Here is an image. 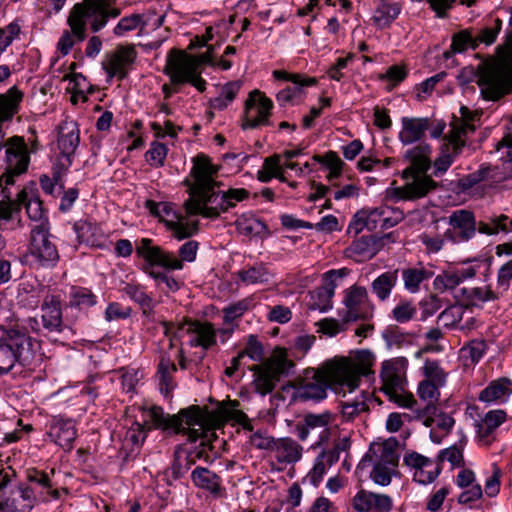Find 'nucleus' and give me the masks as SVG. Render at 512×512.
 I'll list each match as a JSON object with an SVG mask.
<instances>
[{
  "instance_id": "nucleus-1",
  "label": "nucleus",
  "mask_w": 512,
  "mask_h": 512,
  "mask_svg": "<svg viewBox=\"0 0 512 512\" xmlns=\"http://www.w3.org/2000/svg\"><path fill=\"white\" fill-rule=\"evenodd\" d=\"M375 356L368 350L360 351L356 360L335 357L317 368H308L297 382L298 398L321 401L327 397L328 389L340 394L353 392L359 387L361 377H369L374 372Z\"/></svg>"
},
{
  "instance_id": "nucleus-2",
  "label": "nucleus",
  "mask_w": 512,
  "mask_h": 512,
  "mask_svg": "<svg viewBox=\"0 0 512 512\" xmlns=\"http://www.w3.org/2000/svg\"><path fill=\"white\" fill-rule=\"evenodd\" d=\"M191 170L193 183L188 180L189 198L184 202V208L188 215H201L205 218L216 219L221 213L227 212L248 198L249 192L244 188H230L225 192H217L218 183L214 176L218 168L214 166L209 157L204 154L197 155Z\"/></svg>"
},
{
  "instance_id": "nucleus-3",
  "label": "nucleus",
  "mask_w": 512,
  "mask_h": 512,
  "mask_svg": "<svg viewBox=\"0 0 512 512\" xmlns=\"http://www.w3.org/2000/svg\"><path fill=\"white\" fill-rule=\"evenodd\" d=\"M149 417L155 428H161L173 434L187 435L190 442L201 440L198 446L185 454L193 465L200 459L206 462L210 460L211 447L208 432H211V436H214V432L209 428V414L206 410L198 405H191L181 409L177 414L169 415L165 414L161 407L154 406L149 411Z\"/></svg>"
},
{
  "instance_id": "nucleus-4",
  "label": "nucleus",
  "mask_w": 512,
  "mask_h": 512,
  "mask_svg": "<svg viewBox=\"0 0 512 512\" xmlns=\"http://www.w3.org/2000/svg\"><path fill=\"white\" fill-rule=\"evenodd\" d=\"M430 152L429 145L420 144L405 153V158L410 161V166L402 172V178L406 180V184L394 189V195L397 198L415 200L426 196L437 188V182L426 175L430 168Z\"/></svg>"
},
{
  "instance_id": "nucleus-5",
  "label": "nucleus",
  "mask_w": 512,
  "mask_h": 512,
  "mask_svg": "<svg viewBox=\"0 0 512 512\" xmlns=\"http://www.w3.org/2000/svg\"><path fill=\"white\" fill-rule=\"evenodd\" d=\"M33 358V343L27 333L10 328L0 337V374L8 373L16 364L27 365Z\"/></svg>"
},
{
  "instance_id": "nucleus-6",
  "label": "nucleus",
  "mask_w": 512,
  "mask_h": 512,
  "mask_svg": "<svg viewBox=\"0 0 512 512\" xmlns=\"http://www.w3.org/2000/svg\"><path fill=\"white\" fill-rule=\"evenodd\" d=\"M198 246V242L194 240L184 243L179 249L180 259H178L173 253L166 252L159 246H153L151 239L142 238L136 247V253L148 262L149 267L157 265L168 270H181L183 261L195 260Z\"/></svg>"
},
{
  "instance_id": "nucleus-7",
  "label": "nucleus",
  "mask_w": 512,
  "mask_h": 512,
  "mask_svg": "<svg viewBox=\"0 0 512 512\" xmlns=\"http://www.w3.org/2000/svg\"><path fill=\"white\" fill-rule=\"evenodd\" d=\"M66 325L62 317L61 301L56 295H47L40 306L39 314L26 321V329L40 337L57 341Z\"/></svg>"
},
{
  "instance_id": "nucleus-8",
  "label": "nucleus",
  "mask_w": 512,
  "mask_h": 512,
  "mask_svg": "<svg viewBox=\"0 0 512 512\" xmlns=\"http://www.w3.org/2000/svg\"><path fill=\"white\" fill-rule=\"evenodd\" d=\"M477 84L485 100L497 101L512 91V62H498L484 68Z\"/></svg>"
},
{
  "instance_id": "nucleus-9",
  "label": "nucleus",
  "mask_w": 512,
  "mask_h": 512,
  "mask_svg": "<svg viewBox=\"0 0 512 512\" xmlns=\"http://www.w3.org/2000/svg\"><path fill=\"white\" fill-rule=\"evenodd\" d=\"M164 73L170 77L174 85L190 83L200 92L206 88V81L198 71V61L194 56L187 55L183 51L175 49L171 51Z\"/></svg>"
},
{
  "instance_id": "nucleus-10",
  "label": "nucleus",
  "mask_w": 512,
  "mask_h": 512,
  "mask_svg": "<svg viewBox=\"0 0 512 512\" xmlns=\"http://www.w3.org/2000/svg\"><path fill=\"white\" fill-rule=\"evenodd\" d=\"M108 19L96 5V2L83 0L73 6L67 18V24L72 29L76 39L83 41L87 37L86 29L88 25L92 32H98L106 25Z\"/></svg>"
},
{
  "instance_id": "nucleus-11",
  "label": "nucleus",
  "mask_w": 512,
  "mask_h": 512,
  "mask_svg": "<svg viewBox=\"0 0 512 512\" xmlns=\"http://www.w3.org/2000/svg\"><path fill=\"white\" fill-rule=\"evenodd\" d=\"M293 367L294 363L284 354L273 356L262 364L253 366L251 370L255 374L253 381L255 390L261 395L271 393L276 383L283 376H287Z\"/></svg>"
},
{
  "instance_id": "nucleus-12",
  "label": "nucleus",
  "mask_w": 512,
  "mask_h": 512,
  "mask_svg": "<svg viewBox=\"0 0 512 512\" xmlns=\"http://www.w3.org/2000/svg\"><path fill=\"white\" fill-rule=\"evenodd\" d=\"M401 218L399 210L388 206L364 208L354 215L348 230L358 234L365 227L370 231L376 230L378 227L383 230L389 229L398 224Z\"/></svg>"
},
{
  "instance_id": "nucleus-13",
  "label": "nucleus",
  "mask_w": 512,
  "mask_h": 512,
  "mask_svg": "<svg viewBox=\"0 0 512 512\" xmlns=\"http://www.w3.org/2000/svg\"><path fill=\"white\" fill-rule=\"evenodd\" d=\"M28 256L41 266L54 265L59 259L57 248L50 240L48 222H41L32 227Z\"/></svg>"
},
{
  "instance_id": "nucleus-14",
  "label": "nucleus",
  "mask_w": 512,
  "mask_h": 512,
  "mask_svg": "<svg viewBox=\"0 0 512 512\" xmlns=\"http://www.w3.org/2000/svg\"><path fill=\"white\" fill-rule=\"evenodd\" d=\"M474 132V128L468 124L458 123L453 126V130L444 138L445 143L441 155L435 160V175L444 173L452 165L466 145V136Z\"/></svg>"
},
{
  "instance_id": "nucleus-15",
  "label": "nucleus",
  "mask_w": 512,
  "mask_h": 512,
  "mask_svg": "<svg viewBox=\"0 0 512 512\" xmlns=\"http://www.w3.org/2000/svg\"><path fill=\"white\" fill-rule=\"evenodd\" d=\"M1 194L3 195V198L0 200L1 219H12L13 215L20 210V206L24 205L27 215L31 220L39 221V223L47 222L46 220H43L44 210L42 207V202L38 197L32 196L28 198V195L25 191H20L17 195V201H12L10 199V195L6 193L5 189L1 190Z\"/></svg>"
},
{
  "instance_id": "nucleus-16",
  "label": "nucleus",
  "mask_w": 512,
  "mask_h": 512,
  "mask_svg": "<svg viewBox=\"0 0 512 512\" xmlns=\"http://www.w3.org/2000/svg\"><path fill=\"white\" fill-rule=\"evenodd\" d=\"M137 58L133 44L118 45L113 51L106 53L102 67L109 78L125 79Z\"/></svg>"
},
{
  "instance_id": "nucleus-17",
  "label": "nucleus",
  "mask_w": 512,
  "mask_h": 512,
  "mask_svg": "<svg viewBox=\"0 0 512 512\" xmlns=\"http://www.w3.org/2000/svg\"><path fill=\"white\" fill-rule=\"evenodd\" d=\"M272 107L273 103L269 98L265 97L259 90L252 91L245 102L242 128H256L267 124Z\"/></svg>"
},
{
  "instance_id": "nucleus-18",
  "label": "nucleus",
  "mask_w": 512,
  "mask_h": 512,
  "mask_svg": "<svg viewBox=\"0 0 512 512\" xmlns=\"http://www.w3.org/2000/svg\"><path fill=\"white\" fill-rule=\"evenodd\" d=\"M346 314L344 323L357 320H367L372 317L373 308L369 303L367 290L361 286H352L346 291L344 297Z\"/></svg>"
},
{
  "instance_id": "nucleus-19",
  "label": "nucleus",
  "mask_w": 512,
  "mask_h": 512,
  "mask_svg": "<svg viewBox=\"0 0 512 512\" xmlns=\"http://www.w3.org/2000/svg\"><path fill=\"white\" fill-rule=\"evenodd\" d=\"M348 269L330 270L325 273L326 284L310 292L308 307L310 310L325 312L332 307V297L336 288L335 279H342L348 274Z\"/></svg>"
},
{
  "instance_id": "nucleus-20",
  "label": "nucleus",
  "mask_w": 512,
  "mask_h": 512,
  "mask_svg": "<svg viewBox=\"0 0 512 512\" xmlns=\"http://www.w3.org/2000/svg\"><path fill=\"white\" fill-rule=\"evenodd\" d=\"M332 422L333 416L328 411L320 414L309 413L304 416V423L297 425V435L300 440L304 441L307 439L310 432H315L318 434L319 438L316 444H320L328 440Z\"/></svg>"
},
{
  "instance_id": "nucleus-21",
  "label": "nucleus",
  "mask_w": 512,
  "mask_h": 512,
  "mask_svg": "<svg viewBox=\"0 0 512 512\" xmlns=\"http://www.w3.org/2000/svg\"><path fill=\"white\" fill-rule=\"evenodd\" d=\"M404 463L414 469L413 479L424 485L432 483L441 472L438 463L414 451L404 456Z\"/></svg>"
},
{
  "instance_id": "nucleus-22",
  "label": "nucleus",
  "mask_w": 512,
  "mask_h": 512,
  "mask_svg": "<svg viewBox=\"0 0 512 512\" xmlns=\"http://www.w3.org/2000/svg\"><path fill=\"white\" fill-rule=\"evenodd\" d=\"M186 326V332L194 335L189 342L191 347L200 346L207 350L216 344V330L212 323L185 319L178 323L177 329L184 330Z\"/></svg>"
},
{
  "instance_id": "nucleus-23",
  "label": "nucleus",
  "mask_w": 512,
  "mask_h": 512,
  "mask_svg": "<svg viewBox=\"0 0 512 512\" xmlns=\"http://www.w3.org/2000/svg\"><path fill=\"white\" fill-rule=\"evenodd\" d=\"M405 365L404 358L396 362H385L381 371V379L383 382L382 391L388 396L390 394L396 395V392H401L406 385L405 379Z\"/></svg>"
},
{
  "instance_id": "nucleus-24",
  "label": "nucleus",
  "mask_w": 512,
  "mask_h": 512,
  "mask_svg": "<svg viewBox=\"0 0 512 512\" xmlns=\"http://www.w3.org/2000/svg\"><path fill=\"white\" fill-rule=\"evenodd\" d=\"M273 77L276 80L290 81L295 85L294 87L288 86L278 92L276 98L280 105H285L294 97L299 96L302 91V87L312 86L317 83L316 78L304 77L301 74H293L284 70H274Z\"/></svg>"
},
{
  "instance_id": "nucleus-25",
  "label": "nucleus",
  "mask_w": 512,
  "mask_h": 512,
  "mask_svg": "<svg viewBox=\"0 0 512 512\" xmlns=\"http://www.w3.org/2000/svg\"><path fill=\"white\" fill-rule=\"evenodd\" d=\"M506 418L504 410H492L476 423L477 438L482 446L489 447L496 440L495 432Z\"/></svg>"
},
{
  "instance_id": "nucleus-26",
  "label": "nucleus",
  "mask_w": 512,
  "mask_h": 512,
  "mask_svg": "<svg viewBox=\"0 0 512 512\" xmlns=\"http://www.w3.org/2000/svg\"><path fill=\"white\" fill-rule=\"evenodd\" d=\"M80 142L79 129L75 122H64L59 126L58 148L71 164L70 157L74 155Z\"/></svg>"
},
{
  "instance_id": "nucleus-27",
  "label": "nucleus",
  "mask_w": 512,
  "mask_h": 512,
  "mask_svg": "<svg viewBox=\"0 0 512 512\" xmlns=\"http://www.w3.org/2000/svg\"><path fill=\"white\" fill-rule=\"evenodd\" d=\"M48 436L64 450H71L76 439V429L71 420L55 419L50 425Z\"/></svg>"
},
{
  "instance_id": "nucleus-28",
  "label": "nucleus",
  "mask_w": 512,
  "mask_h": 512,
  "mask_svg": "<svg viewBox=\"0 0 512 512\" xmlns=\"http://www.w3.org/2000/svg\"><path fill=\"white\" fill-rule=\"evenodd\" d=\"M397 446L398 442L394 438H390L383 443L372 444L364 460H372L373 457H376L377 463L396 468L399 462V455L396 450Z\"/></svg>"
},
{
  "instance_id": "nucleus-29",
  "label": "nucleus",
  "mask_w": 512,
  "mask_h": 512,
  "mask_svg": "<svg viewBox=\"0 0 512 512\" xmlns=\"http://www.w3.org/2000/svg\"><path fill=\"white\" fill-rule=\"evenodd\" d=\"M448 223L458 230L457 238L460 241H468L476 233V221L473 212L469 210H456L450 216Z\"/></svg>"
},
{
  "instance_id": "nucleus-30",
  "label": "nucleus",
  "mask_w": 512,
  "mask_h": 512,
  "mask_svg": "<svg viewBox=\"0 0 512 512\" xmlns=\"http://www.w3.org/2000/svg\"><path fill=\"white\" fill-rule=\"evenodd\" d=\"M505 178L506 176H503L499 172L497 166H492L491 164L484 163L480 165L477 171L460 178L458 184L459 187H461L463 190H468L483 181L491 180L494 182H498Z\"/></svg>"
},
{
  "instance_id": "nucleus-31",
  "label": "nucleus",
  "mask_w": 512,
  "mask_h": 512,
  "mask_svg": "<svg viewBox=\"0 0 512 512\" xmlns=\"http://www.w3.org/2000/svg\"><path fill=\"white\" fill-rule=\"evenodd\" d=\"M401 123L402 130L399 132V139L404 145L420 141L429 128L428 118L403 117Z\"/></svg>"
},
{
  "instance_id": "nucleus-32",
  "label": "nucleus",
  "mask_w": 512,
  "mask_h": 512,
  "mask_svg": "<svg viewBox=\"0 0 512 512\" xmlns=\"http://www.w3.org/2000/svg\"><path fill=\"white\" fill-rule=\"evenodd\" d=\"M512 393V382L509 378L501 377L493 380L479 394V400L486 403L504 402Z\"/></svg>"
},
{
  "instance_id": "nucleus-33",
  "label": "nucleus",
  "mask_w": 512,
  "mask_h": 512,
  "mask_svg": "<svg viewBox=\"0 0 512 512\" xmlns=\"http://www.w3.org/2000/svg\"><path fill=\"white\" fill-rule=\"evenodd\" d=\"M191 479L196 487L209 491L213 496L222 495L221 478L215 472L198 466L192 471Z\"/></svg>"
},
{
  "instance_id": "nucleus-34",
  "label": "nucleus",
  "mask_w": 512,
  "mask_h": 512,
  "mask_svg": "<svg viewBox=\"0 0 512 512\" xmlns=\"http://www.w3.org/2000/svg\"><path fill=\"white\" fill-rule=\"evenodd\" d=\"M273 451L279 463H295L300 460L303 448L291 438H280L276 440Z\"/></svg>"
},
{
  "instance_id": "nucleus-35",
  "label": "nucleus",
  "mask_w": 512,
  "mask_h": 512,
  "mask_svg": "<svg viewBox=\"0 0 512 512\" xmlns=\"http://www.w3.org/2000/svg\"><path fill=\"white\" fill-rule=\"evenodd\" d=\"M475 270L473 268H465L456 271H445L438 275L433 282L434 288L438 291L452 290L462 281L473 278Z\"/></svg>"
},
{
  "instance_id": "nucleus-36",
  "label": "nucleus",
  "mask_w": 512,
  "mask_h": 512,
  "mask_svg": "<svg viewBox=\"0 0 512 512\" xmlns=\"http://www.w3.org/2000/svg\"><path fill=\"white\" fill-rule=\"evenodd\" d=\"M22 98L23 93L16 87H12L6 94L0 95V123L14 116Z\"/></svg>"
},
{
  "instance_id": "nucleus-37",
  "label": "nucleus",
  "mask_w": 512,
  "mask_h": 512,
  "mask_svg": "<svg viewBox=\"0 0 512 512\" xmlns=\"http://www.w3.org/2000/svg\"><path fill=\"white\" fill-rule=\"evenodd\" d=\"M337 462V457L334 454H325L323 451L317 456L313 468L304 478L308 480L311 485L317 487L322 479L326 470Z\"/></svg>"
},
{
  "instance_id": "nucleus-38",
  "label": "nucleus",
  "mask_w": 512,
  "mask_h": 512,
  "mask_svg": "<svg viewBox=\"0 0 512 512\" xmlns=\"http://www.w3.org/2000/svg\"><path fill=\"white\" fill-rule=\"evenodd\" d=\"M397 280L398 270L382 273L372 282L371 290L379 300L385 301L390 296Z\"/></svg>"
},
{
  "instance_id": "nucleus-39",
  "label": "nucleus",
  "mask_w": 512,
  "mask_h": 512,
  "mask_svg": "<svg viewBox=\"0 0 512 512\" xmlns=\"http://www.w3.org/2000/svg\"><path fill=\"white\" fill-rule=\"evenodd\" d=\"M400 14V6L397 3H390L381 0L372 20L379 28L388 27Z\"/></svg>"
},
{
  "instance_id": "nucleus-40",
  "label": "nucleus",
  "mask_w": 512,
  "mask_h": 512,
  "mask_svg": "<svg viewBox=\"0 0 512 512\" xmlns=\"http://www.w3.org/2000/svg\"><path fill=\"white\" fill-rule=\"evenodd\" d=\"M433 271L424 267L407 268L402 271L404 287L411 293L420 289V284L433 276Z\"/></svg>"
},
{
  "instance_id": "nucleus-41",
  "label": "nucleus",
  "mask_w": 512,
  "mask_h": 512,
  "mask_svg": "<svg viewBox=\"0 0 512 512\" xmlns=\"http://www.w3.org/2000/svg\"><path fill=\"white\" fill-rule=\"evenodd\" d=\"M122 291L139 304L144 314H149L154 308L153 299L146 294L144 288L136 284H126Z\"/></svg>"
},
{
  "instance_id": "nucleus-42",
  "label": "nucleus",
  "mask_w": 512,
  "mask_h": 512,
  "mask_svg": "<svg viewBox=\"0 0 512 512\" xmlns=\"http://www.w3.org/2000/svg\"><path fill=\"white\" fill-rule=\"evenodd\" d=\"M146 22L143 15L131 14L120 19L118 24L115 26L113 32L116 36H123L130 31H134L138 28L144 29Z\"/></svg>"
},
{
  "instance_id": "nucleus-43",
  "label": "nucleus",
  "mask_w": 512,
  "mask_h": 512,
  "mask_svg": "<svg viewBox=\"0 0 512 512\" xmlns=\"http://www.w3.org/2000/svg\"><path fill=\"white\" fill-rule=\"evenodd\" d=\"M0 511L1 512H29V504L24 503L21 496L14 490L9 496L0 493Z\"/></svg>"
},
{
  "instance_id": "nucleus-44",
  "label": "nucleus",
  "mask_w": 512,
  "mask_h": 512,
  "mask_svg": "<svg viewBox=\"0 0 512 512\" xmlns=\"http://www.w3.org/2000/svg\"><path fill=\"white\" fill-rule=\"evenodd\" d=\"M341 414L346 420H353L360 413L366 412L369 410V407L366 403V397L361 395L353 401L341 402Z\"/></svg>"
},
{
  "instance_id": "nucleus-45",
  "label": "nucleus",
  "mask_w": 512,
  "mask_h": 512,
  "mask_svg": "<svg viewBox=\"0 0 512 512\" xmlns=\"http://www.w3.org/2000/svg\"><path fill=\"white\" fill-rule=\"evenodd\" d=\"M253 306L251 298L242 299L236 303L230 304L223 309L224 322L226 324L232 323L235 319L240 318L246 311L250 310Z\"/></svg>"
},
{
  "instance_id": "nucleus-46",
  "label": "nucleus",
  "mask_w": 512,
  "mask_h": 512,
  "mask_svg": "<svg viewBox=\"0 0 512 512\" xmlns=\"http://www.w3.org/2000/svg\"><path fill=\"white\" fill-rule=\"evenodd\" d=\"M313 159L319 163L325 164L330 173L328 175V180L332 181L333 179L340 176L342 171V166L344 165L343 161L339 158L337 153L333 151L327 152L324 156L314 155Z\"/></svg>"
},
{
  "instance_id": "nucleus-47",
  "label": "nucleus",
  "mask_w": 512,
  "mask_h": 512,
  "mask_svg": "<svg viewBox=\"0 0 512 512\" xmlns=\"http://www.w3.org/2000/svg\"><path fill=\"white\" fill-rule=\"evenodd\" d=\"M192 465L186 455L182 456L181 447H177L174 452L173 462L169 468L172 479L177 480L183 477Z\"/></svg>"
},
{
  "instance_id": "nucleus-48",
  "label": "nucleus",
  "mask_w": 512,
  "mask_h": 512,
  "mask_svg": "<svg viewBox=\"0 0 512 512\" xmlns=\"http://www.w3.org/2000/svg\"><path fill=\"white\" fill-rule=\"evenodd\" d=\"M165 224L168 227V229L173 232L174 237L177 238L178 240L189 238L192 235H194L198 230L197 222L190 224L178 220L166 221Z\"/></svg>"
},
{
  "instance_id": "nucleus-49",
  "label": "nucleus",
  "mask_w": 512,
  "mask_h": 512,
  "mask_svg": "<svg viewBox=\"0 0 512 512\" xmlns=\"http://www.w3.org/2000/svg\"><path fill=\"white\" fill-rule=\"evenodd\" d=\"M502 21L497 18L494 20L493 26H486L479 30L476 36H473L474 42H476V48L480 43L485 45H491L495 42L497 35L501 31Z\"/></svg>"
},
{
  "instance_id": "nucleus-50",
  "label": "nucleus",
  "mask_w": 512,
  "mask_h": 512,
  "mask_svg": "<svg viewBox=\"0 0 512 512\" xmlns=\"http://www.w3.org/2000/svg\"><path fill=\"white\" fill-rule=\"evenodd\" d=\"M444 461H448L452 466H464L463 449L460 446L453 445L441 450L437 456V463L441 466Z\"/></svg>"
},
{
  "instance_id": "nucleus-51",
  "label": "nucleus",
  "mask_w": 512,
  "mask_h": 512,
  "mask_svg": "<svg viewBox=\"0 0 512 512\" xmlns=\"http://www.w3.org/2000/svg\"><path fill=\"white\" fill-rule=\"evenodd\" d=\"M238 277L246 285L263 283L267 281V272L262 266H253L238 272Z\"/></svg>"
},
{
  "instance_id": "nucleus-52",
  "label": "nucleus",
  "mask_w": 512,
  "mask_h": 512,
  "mask_svg": "<svg viewBox=\"0 0 512 512\" xmlns=\"http://www.w3.org/2000/svg\"><path fill=\"white\" fill-rule=\"evenodd\" d=\"M70 295L71 306L91 307L96 304V296L87 288H73Z\"/></svg>"
},
{
  "instance_id": "nucleus-53",
  "label": "nucleus",
  "mask_w": 512,
  "mask_h": 512,
  "mask_svg": "<svg viewBox=\"0 0 512 512\" xmlns=\"http://www.w3.org/2000/svg\"><path fill=\"white\" fill-rule=\"evenodd\" d=\"M464 313L465 308L462 305H452L442 311L438 318L444 326L456 327L460 324Z\"/></svg>"
},
{
  "instance_id": "nucleus-54",
  "label": "nucleus",
  "mask_w": 512,
  "mask_h": 512,
  "mask_svg": "<svg viewBox=\"0 0 512 512\" xmlns=\"http://www.w3.org/2000/svg\"><path fill=\"white\" fill-rule=\"evenodd\" d=\"M462 293L463 295H466V299L469 301H494L500 297V292H497V290L493 291L490 287H487L486 289L478 287L471 289L463 288Z\"/></svg>"
},
{
  "instance_id": "nucleus-55",
  "label": "nucleus",
  "mask_w": 512,
  "mask_h": 512,
  "mask_svg": "<svg viewBox=\"0 0 512 512\" xmlns=\"http://www.w3.org/2000/svg\"><path fill=\"white\" fill-rule=\"evenodd\" d=\"M167 147L160 142H153L150 149L145 153L146 161L155 167H161L167 156Z\"/></svg>"
},
{
  "instance_id": "nucleus-56",
  "label": "nucleus",
  "mask_w": 512,
  "mask_h": 512,
  "mask_svg": "<svg viewBox=\"0 0 512 512\" xmlns=\"http://www.w3.org/2000/svg\"><path fill=\"white\" fill-rule=\"evenodd\" d=\"M396 473V468L380 463H375L371 471L372 480L382 486H387L391 482L392 475Z\"/></svg>"
},
{
  "instance_id": "nucleus-57",
  "label": "nucleus",
  "mask_w": 512,
  "mask_h": 512,
  "mask_svg": "<svg viewBox=\"0 0 512 512\" xmlns=\"http://www.w3.org/2000/svg\"><path fill=\"white\" fill-rule=\"evenodd\" d=\"M467 47L476 49V42L469 30H462L452 37L451 48L457 53L464 52Z\"/></svg>"
},
{
  "instance_id": "nucleus-58",
  "label": "nucleus",
  "mask_w": 512,
  "mask_h": 512,
  "mask_svg": "<svg viewBox=\"0 0 512 512\" xmlns=\"http://www.w3.org/2000/svg\"><path fill=\"white\" fill-rule=\"evenodd\" d=\"M416 313L417 309L411 301H402L392 310L393 318L399 323L410 321Z\"/></svg>"
},
{
  "instance_id": "nucleus-59",
  "label": "nucleus",
  "mask_w": 512,
  "mask_h": 512,
  "mask_svg": "<svg viewBox=\"0 0 512 512\" xmlns=\"http://www.w3.org/2000/svg\"><path fill=\"white\" fill-rule=\"evenodd\" d=\"M374 493L360 490L352 500V506L357 512H373Z\"/></svg>"
},
{
  "instance_id": "nucleus-60",
  "label": "nucleus",
  "mask_w": 512,
  "mask_h": 512,
  "mask_svg": "<svg viewBox=\"0 0 512 512\" xmlns=\"http://www.w3.org/2000/svg\"><path fill=\"white\" fill-rule=\"evenodd\" d=\"M424 373L427 376V381H432L433 383L441 386L445 383L446 374L443 369L439 366L437 361L426 360L424 367Z\"/></svg>"
},
{
  "instance_id": "nucleus-61",
  "label": "nucleus",
  "mask_w": 512,
  "mask_h": 512,
  "mask_svg": "<svg viewBox=\"0 0 512 512\" xmlns=\"http://www.w3.org/2000/svg\"><path fill=\"white\" fill-rule=\"evenodd\" d=\"M512 279V259L502 265L498 270L497 275V292H500V296L508 291L510 286V280Z\"/></svg>"
},
{
  "instance_id": "nucleus-62",
  "label": "nucleus",
  "mask_w": 512,
  "mask_h": 512,
  "mask_svg": "<svg viewBox=\"0 0 512 512\" xmlns=\"http://www.w3.org/2000/svg\"><path fill=\"white\" fill-rule=\"evenodd\" d=\"M418 394L422 400L434 404L439 396L438 385L432 381H422L418 387Z\"/></svg>"
},
{
  "instance_id": "nucleus-63",
  "label": "nucleus",
  "mask_w": 512,
  "mask_h": 512,
  "mask_svg": "<svg viewBox=\"0 0 512 512\" xmlns=\"http://www.w3.org/2000/svg\"><path fill=\"white\" fill-rule=\"evenodd\" d=\"M344 322L341 324L338 320L333 318H324L316 323L318 332H322L330 337L337 335L344 330Z\"/></svg>"
},
{
  "instance_id": "nucleus-64",
  "label": "nucleus",
  "mask_w": 512,
  "mask_h": 512,
  "mask_svg": "<svg viewBox=\"0 0 512 512\" xmlns=\"http://www.w3.org/2000/svg\"><path fill=\"white\" fill-rule=\"evenodd\" d=\"M486 344L481 340H473L462 349L465 356L469 357L473 363H477L483 356Z\"/></svg>"
}]
</instances>
